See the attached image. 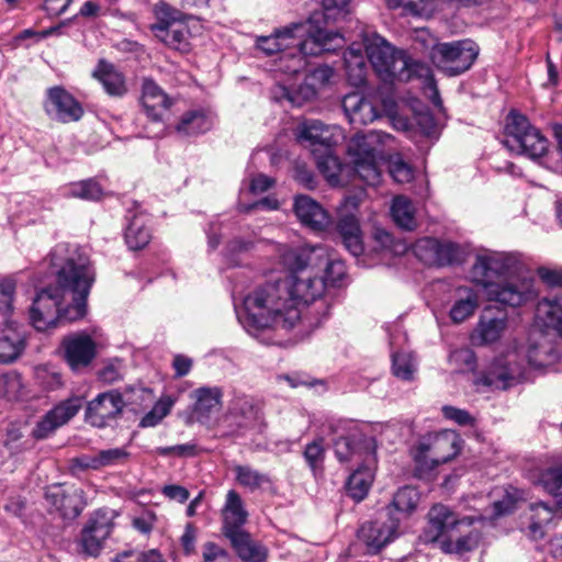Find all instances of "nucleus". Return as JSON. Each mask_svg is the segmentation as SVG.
<instances>
[{"instance_id": "423d86ee", "label": "nucleus", "mask_w": 562, "mask_h": 562, "mask_svg": "<svg viewBox=\"0 0 562 562\" xmlns=\"http://www.w3.org/2000/svg\"><path fill=\"white\" fill-rule=\"evenodd\" d=\"M504 145L512 151L537 159L547 153L549 142L525 115L510 112L506 120Z\"/></svg>"}, {"instance_id": "f8f14e48", "label": "nucleus", "mask_w": 562, "mask_h": 562, "mask_svg": "<svg viewBox=\"0 0 562 562\" xmlns=\"http://www.w3.org/2000/svg\"><path fill=\"white\" fill-rule=\"evenodd\" d=\"M360 200L356 195L346 196L341 202L338 214L337 232L346 249L353 256L363 251L362 233L355 211L358 210Z\"/></svg>"}, {"instance_id": "603ef678", "label": "nucleus", "mask_w": 562, "mask_h": 562, "mask_svg": "<svg viewBox=\"0 0 562 562\" xmlns=\"http://www.w3.org/2000/svg\"><path fill=\"white\" fill-rule=\"evenodd\" d=\"M69 193L71 196L83 200H99L103 194V190L95 180L87 179L72 183Z\"/></svg>"}, {"instance_id": "0e129e2a", "label": "nucleus", "mask_w": 562, "mask_h": 562, "mask_svg": "<svg viewBox=\"0 0 562 562\" xmlns=\"http://www.w3.org/2000/svg\"><path fill=\"white\" fill-rule=\"evenodd\" d=\"M0 386L9 400H19L21 396L22 379L16 373L4 374L0 378Z\"/></svg>"}, {"instance_id": "338daca9", "label": "nucleus", "mask_w": 562, "mask_h": 562, "mask_svg": "<svg viewBox=\"0 0 562 562\" xmlns=\"http://www.w3.org/2000/svg\"><path fill=\"white\" fill-rule=\"evenodd\" d=\"M202 562H231L228 552L214 542H206L202 546Z\"/></svg>"}, {"instance_id": "c9c22d12", "label": "nucleus", "mask_w": 562, "mask_h": 562, "mask_svg": "<svg viewBox=\"0 0 562 562\" xmlns=\"http://www.w3.org/2000/svg\"><path fill=\"white\" fill-rule=\"evenodd\" d=\"M479 307V295L469 286L457 289V299L450 308V317L453 323H462L471 317Z\"/></svg>"}, {"instance_id": "cd10ccee", "label": "nucleus", "mask_w": 562, "mask_h": 562, "mask_svg": "<svg viewBox=\"0 0 562 562\" xmlns=\"http://www.w3.org/2000/svg\"><path fill=\"white\" fill-rule=\"evenodd\" d=\"M293 210L299 221L312 231H324L330 222L322 205L307 195L296 196Z\"/></svg>"}, {"instance_id": "2eb2a0df", "label": "nucleus", "mask_w": 562, "mask_h": 562, "mask_svg": "<svg viewBox=\"0 0 562 562\" xmlns=\"http://www.w3.org/2000/svg\"><path fill=\"white\" fill-rule=\"evenodd\" d=\"M318 22L319 14L315 13L306 22L292 23L276 30L272 35L259 36L256 42L257 47L268 56L277 53L284 55L286 50L292 48L294 42H297L299 37L305 35V31H308L310 25Z\"/></svg>"}, {"instance_id": "2f4dec72", "label": "nucleus", "mask_w": 562, "mask_h": 562, "mask_svg": "<svg viewBox=\"0 0 562 562\" xmlns=\"http://www.w3.org/2000/svg\"><path fill=\"white\" fill-rule=\"evenodd\" d=\"M142 104L153 122H160L162 113L170 106V99L153 79L146 78L142 86Z\"/></svg>"}, {"instance_id": "052dcab7", "label": "nucleus", "mask_w": 562, "mask_h": 562, "mask_svg": "<svg viewBox=\"0 0 562 562\" xmlns=\"http://www.w3.org/2000/svg\"><path fill=\"white\" fill-rule=\"evenodd\" d=\"M520 498L521 493L518 490H506L504 497L493 504L495 515L503 516L512 513L516 508V504Z\"/></svg>"}, {"instance_id": "20e7f679", "label": "nucleus", "mask_w": 562, "mask_h": 562, "mask_svg": "<svg viewBox=\"0 0 562 562\" xmlns=\"http://www.w3.org/2000/svg\"><path fill=\"white\" fill-rule=\"evenodd\" d=\"M363 47L376 75L385 82L394 80L422 82L425 95L435 106L442 101L431 68L424 61L411 58L405 52L395 49L385 38L374 32L362 36Z\"/></svg>"}, {"instance_id": "bb28decb", "label": "nucleus", "mask_w": 562, "mask_h": 562, "mask_svg": "<svg viewBox=\"0 0 562 562\" xmlns=\"http://www.w3.org/2000/svg\"><path fill=\"white\" fill-rule=\"evenodd\" d=\"M297 139L311 147L314 155L329 150L335 143L330 128L317 120L304 121L297 128Z\"/></svg>"}, {"instance_id": "37998d69", "label": "nucleus", "mask_w": 562, "mask_h": 562, "mask_svg": "<svg viewBox=\"0 0 562 562\" xmlns=\"http://www.w3.org/2000/svg\"><path fill=\"white\" fill-rule=\"evenodd\" d=\"M345 66L348 80L352 86L359 87L366 82L367 66L359 49L351 47L345 54Z\"/></svg>"}, {"instance_id": "6ab92c4d", "label": "nucleus", "mask_w": 562, "mask_h": 562, "mask_svg": "<svg viewBox=\"0 0 562 562\" xmlns=\"http://www.w3.org/2000/svg\"><path fill=\"white\" fill-rule=\"evenodd\" d=\"M262 422V408L260 403L251 396L238 395L229 404L223 423L227 424L233 434L241 428H250L260 425Z\"/></svg>"}, {"instance_id": "a19ab883", "label": "nucleus", "mask_w": 562, "mask_h": 562, "mask_svg": "<svg viewBox=\"0 0 562 562\" xmlns=\"http://www.w3.org/2000/svg\"><path fill=\"white\" fill-rule=\"evenodd\" d=\"M372 482V470L368 467H361L349 476L347 491L353 499L360 502L368 495Z\"/></svg>"}, {"instance_id": "f257e3e1", "label": "nucleus", "mask_w": 562, "mask_h": 562, "mask_svg": "<svg viewBox=\"0 0 562 562\" xmlns=\"http://www.w3.org/2000/svg\"><path fill=\"white\" fill-rule=\"evenodd\" d=\"M269 245L290 276L257 284L244 297V312L238 319L251 335L262 329H292L302 317L301 307L321 297L325 291L322 279L299 276L310 263L313 250H292L277 243Z\"/></svg>"}, {"instance_id": "473e14b6", "label": "nucleus", "mask_w": 562, "mask_h": 562, "mask_svg": "<svg viewBox=\"0 0 562 562\" xmlns=\"http://www.w3.org/2000/svg\"><path fill=\"white\" fill-rule=\"evenodd\" d=\"M536 324L544 330L562 335V296L542 299L536 308Z\"/></svg>"}, {"instance_id": "4be33fe9", "label": "nucleus", "mask_w": 562, "mask_h": 562, "mask_svg": "<svg viewBox=\"0 0 562 562\" xmlns=\"http://www.w3.org/2000/svg\"><path fill=\"white\" fill-rule=\"evenodd\" d=\"M333 75L334 70L331 67L327 65L318 66L306 75L304 82L296 90L283 89V97L292 105L301 106L304 102L314 99L319 89L329 83Z\"/></svg>"}, {"instance_id": "774afa93", "label": "nucleus", "mask_w": 562, "mask_h": 562, "mask_svg": "<svg viewBox=\"0 0 562 562\" xmlns=\"http://www.w3.org/2000/svg\"><path fill=\"white\" fill-rule=\"evenodd\" d=\"M445 418L454 422L459 426H472L474 418L465 409L446 405L441 408Z\"/></svg>"}, {"instance_id": "aec40b11", "label": "nucleus", "mask_w": 562, "mask_h": 562, "mask_svg": "<svg viewBox=\"0 0 562 562\" xmlns=\"http://www.w3.org/2000/svg\"><path fill=\"white\" fill-rule=\"evenodd\" d=\"M398 536L396 522L389 520L383 514L373 521L363 524L358 530V539L368 552L375 554Z\"/></svg>"}, {"instance_id": "6e6d98bb", "label": "nucleus", "mask_w": 562, "mask_h": 562, "mask_svg": "<svg viewBox=\"0 0 562 562\" xmlns=\"http://www.w3.org/2000/svg\"><path fill=\"white\" fill-rule=\"evenodd\" d=\"M326 22L345 19L350 13V0H322Z\"/></svg>"}, {"instance_id": "ddd939ff", "label": "nucleus", "mask_w": 562, "mask_h": 562, "mask_svg": "<svg viewBox=\"0 0 562 562\" xmlns=\"http://www.w3.org/2000/svg\"><path fill=\"white\" fill-rule=\"evenodd\" d=\"M471 517H459L448 506L442 504L434 505L428 513V527L424 532L425 541L435 542L441 537L452 538L454 532L461 531L462 527H471Z\"/></svg>"}, {"instance_id": "c756f323", "label": "nucleus", "mask_w": 562, "mask_h": 562, "mask_svg": "<svg viewBox=\"0 0 562 562\" xmlns=\"http://www.w3.org/2000/svg\"><path fill=\"white\" fill-rule=\"evenodd\" d=\"M342 109L353 125H367L379 117L376 106L359 93H349L342 100Z\"/></svg>"}, {"instance_id": "e433bc0d", "label": "nucleus", "mask_w": 562, "mask_h": 562, "mask_svg": "<svg viewBox=\"0 0 562 562\" xmlns=\"http://www.w3.org/2000/svg\"><path fill=\"white\" fill-rule=\"evenodd\" d=\"M529 509L531 513L529 517L530 521L524 531L529 539L537 541L544 537V527L552 520L553 510L543 502L530 504Z\"/></svg>"}, {"instance_id": "a211bd4d", "label": "nucleus", "mask_w": 562, "mask_h": 562, "mask_svg": "<svg viewBox=\"0 0 562 562\" xmlns=\"http://www.w3.org/2000/svg\"><path fill=\"white\" fill-rule=\"evenodd\" d=\"M43 106L47 115L61 123L77 122L83 115L80 102L60 86L46 90Z\"/></svg>"}, {"instance_id": "58836bf2", "label": "nucleus", "mask_w": 562, "mask_h": 562, "mask_svg": "<svg viewBox=\"0 0 562 562\" xmlns=\"http://www.w3.org/2000/svg\"><path fill=\"white\" fill-rule=\"evenodd\" d=\"M150 231L146 225L145 217L135 215L125 231V241L130 249L138 250L144 248L150 240Z\"/></svg>"}, {"instance_id": "de8ad7c7", "label": "nucleus", "mask_w": 562, "mask_h": 562, "mask_svg": "<svg viewBox=\"0 0 562 562\" xmlns=\"http://www.w3.org/2000/svg\"><path fill=\"white\" fill-rule=\"evenodd\" d=\"M479 532L471 530L467 535L459 537L457 541H452L451 538L442 540L441 550L446 553L462 554L464 552L474 550L479 543Z\"/></svg>"}, {"instance_id": "864d4df0", "label": "nucleus", "mask_w": 562, "mask_h": 562, "mask_svg": "<svg viewBox=\"0 0 562 562\" xmlns=\"http://www.w3.org/2000/svg\"><path fill=\"white\" fill-rule=\"evenodd\" d=\"M462 257L461 247L452 241H439L434 265L446 266L459 262Z\"/></svg>"}, {"instance_id": "13d9d810", "label": "nucleus", "mask_w": 562, "mask_h": 562, "mask_svg": "<svg viewBox=\"0 0 562 562\" xmlns=\"http://www.w3.org/2000/svg\"><path fill=\"white\" fill-rule=\"evenodd\" d=\"M171 405L172 403L170 401H158L154 407L143 416L139 426L143 428L155 427L169 414Z\"/></svg>"}, {"instance_id": "0eeeda50", "label": "nucleus", "mask_w": 562, "mask_h": 562, "mask_svg": "<svg viewBox=\"0 0 562 562\" xmlns=\"http://www.w3.org/2000/svg\"><path fill=\"white\" fill-rule=\"evenodd\" d=\"M480 54L479 45L472 40L435 43L429 57L443 74L453 77L468 71Z\"/></svg>"}, {"instance_id": "680f3d73", "label": "nucleus", "mask_w": 562, "mask_h": 562, "mask_svg": "<svg viewBox=\"0 0 562 562\" xmlns=\"http://www.w3.org/2000/svg\"><path fill=\"white\" fill-rule=\"evenodd\" d=\"M155 452L161 457L175 456L179 458H188L198 454V447L195 443L189 442L170 447H158L155 449Z\"/></svg>"}, {"instance_id": "412c9836", "label": "nucleus", "mask_w": 562, "mask_h": 562, "mask_svg": "<svg viewBox=\"0 0 562 562\" xmlns=\"http://www.w3.org/2000/svg\"><path fill=\"white\" fill-rule=\"evenodd\" d=\"M61 346L65 352V359L71 370L77 371L88 367L97 355V346L90 335L86 333H76L66 336Z\"/></svg>"}, {"instance_id": "f03ea898", "label": "nucleus", "mask_w": 562, "mask_h": 562, "mask_svg": "<svg viewBox=\"0 0 562 562\" xmlns=\"http://www.w3.org/2000/svg\"><path fill=\"white\" fill-rule=\"evenodd\" d=\"M48 260L56 283L37 291L29 310L30 324L37 331L82 318L95 278L89 256L76 245H56Z\"/></svg>"}, {"instance_id": "e2e57ef3", "label": "nucleus", "mask_w": 562, "mask_h": 562, "mask_svg": "<svg viewBox=\"0 0 562 562\" xmlns=\"http://www.w3.org/2000/svg\"><path fill=\"white\" fill-rule=\"evenodd\" d=\"M105 539L106 538H99V536H97V532H94L88 527H85L81 533L82 550L91 557H97Z\"/></svg>"}, {"instance_id": "79ce46f5", "label": "nucleus", "mask_w": 562, "mask_h": 562, "mask_svg": "<svg viewBox=\"0 0 562 562\" xmlns=\"http://www.w3.org/2000/svg\"><path fill=\"white\" fill-rule=\"evenodd\" d=\"M537 484L541 485L562 507V463L542 470L537 479Z\"/></svg>"}, {"instance_id": "5701e85b", "label": "nucleus", "mask_w": 562, "mask_h": 562, "mask_svg": "<svg viewBox=\"0 0 562 562\" xmlns=\"http://www.w3.org/2000/svg\"><path fill=\"white\" fill-rule=\"evenodd\" d=\"M460 438L454 431L445 430L429 436L428 443H420L419 450L430 458L434 465L450 461L460 451Z\"/></svg>"}, {"instance_id": "4468645a", "label": "nucleus", "mask_w": 562, "mask_h": 562, "mask_svg": "<svg viewBox=\"0 0 562 562\" xmlns=\"http://www.w3.org/2000/svg\"><path fill=\"white\" fill-rule=\"evenodd\" d=\"M83 405V397L72 395L49 409L32 429V437L43 440L53 435L56 429L72 419Z\"/></svg>"}, {"instance_id": "8fccbe9b", "label": "nucleus", "mask_w": 562, "mask_h": 562, "mask_svg": "<svg viewBox=\"0 0 562 562\" xmlns=\"http://www.w3.org/2000/svg\"><path fill=\"white\" fill-rule=\"evenodd\" d=\"M326 450L324 447V438L318 437L314 439L312 442L307 443L303 457L310 469L316 474L318 471L323 470V464L325 461Z\"/></svg>"}, {"instance_id": "69168bd1", "label": "nucleus", "mask_w": 562, "mask_h": 562, "mask_svg": "<svg viewBox=\"0 0 562 562\" xmlns=\"http://www.w3.org/2000/svg\"><path fill=\"white\" fill-rule=\"evenodd\" d=\"M450 362L460 366V370H473L476 364L474 352L469 348H460L449 356Z\"/></svg>"}, {"instance_id": "c85d7f7f", "label": "nucleus", "mask_w": 562, "mask_h": 562, "mask_svg": "<svg viewBox=\"0 0 562 562\" xmlns=\"http://www.w3.org/2000/svg\"><path fill=\"white\" fill-rule=\"evenodd\" d=\"M45 496L66 519L78 517L85 506L82 491L79 488L67 492L61 486H54L47 490Z\"/></svg>"}, {"instance_id": "7c9ffc66", "label": "nucleus", "mask_w": 562, "mask_h": 562, "mask_svg": "<svg viewBox=\"0 0 562 562\" xmlns=\"http://www.w3.org/2000/svg\"><path fill=\"white\" fill-rule=\"evenodd\" d=\"M195 403L192 409V418L201 424H207L212 415L222 406V390L214 387H199L193 392Z\"/></svg>"}, {"instance_id": "f3484780", "label": "nucleus", "mask_w": 562, "mask_h": 562, "mask_svg": "<svg viewBox=\"0 0 562 562\" xmlns=\"http://www.w3.org/2000/svg\"><path fill=\"white\" fill-rule=\"evenodd\" d=\"M179 12L161 10L157 14V22L150 26L154 35L167 46L178 49H189V29L179 21Z\"/></svg>"}, {"instance_id": "9b49d317", "label": "nucleus", "mask_w": 562, "mask_h": 562, "mask_svg": "<svg viewBox=\"0 0 562 562\" xmlns=\"http://www.w3.org/2000/svg\"><path fill=\"white\" fill-rule=\"evenodd\" d=\"M485 295L490 301L513 307L520 306L533 296L532 279L508 274L486 290Z\"/></svg>"}, {"instance_id": "6e6552de", "label": "nucleus", "mask_w": 562, "mask_h": 562, "mask_svg": "<svg viewBox=\"0 0 562 562\" xmlns=\"http://www.w3.org/2000/svg\"><path fill=\"white\" fill-rule=\"evenodd\" d=\"M0 293L4 296V307H0L2 324L4 325V328L0 331V362L9 363L18 359L23 352L25 336L10 319L13 313L15 281L10 277L3 278L0 281Z\"/></svg>"}, {"instance_id": "bf43d9fd", "label": "nucleus", "mask_w": 562, "mask_h": 562, "mask_svg": "<svg viewBox=\"0 0 562 562\" xmlns=\"http://www.w3.org/2000/svg\"><path fill=\"white\" fill-rule=\"evenodd\" d=\"M98 453L101 469L125 464L130 458V452L125 448L104 449Z\"/></svg>"}, {"instance_id": "49530a36", "label": "nucleus", "mask_w": 562, "mask_h": 562, "mask_svg": "<svg viewBox=\"0 0 562 562\" xmlns=\"http://www.w3.org/2000/svg\"><path fill=\"white\" fill-rule=\"evenodd\" d=\"M236 482L250 491H255L270 483L267 474L261 473L249 465L237 464L233 468Z\"/></svg>"}, {"instance_id": "9d476101", "label": "nucleus", "mask_w": 562, "mask_h": 562, "mask_svg": "<svg viewBox=\"0 0 562 562\" xmlns=\"http://www.w3.org/2000/svg\"><path fill=\"white\" fill-rule=\"evenodd\" d=\"M526 366L518 353L513 351L497 357L476 380L477 390L504 391L519 384L525 378Z\"/></svg>"}, {"instance_id": "c03bdc74", "label": "nucleus", "mask_w": 562, "mask_h": 562, "mask_svg": "<svg viewBox=\"0 0 562 562\" xmlns=\"http://www.w3.org/2000/svg\"><path fill=\"white\" fill-rule=\"evenodd\" d=\"M317 168L333 186L341 183V175L345 168L340 165L338 158L329 150H322L319 155H315Z\"/></svg>"}, {"instance_id": "09e8293b", "label": "nucleus", "mask_w": 562, "mask_h": 562, "mask_svg": "<svg viewBox=\"0 0 562 562\" xmlns=\"http://www.w3.org/2000/svg\"><path fill=\"white\" fill-rule=\"evenodd\" d=\"M255 248L252 238L235 237L225 247L224 257L231 266H238L240 257Z\"/></svg>"}, {"instance_id": "393cba45", "label": "nucleus", "mask_w": 562, "mask_h": 562, "mask_svg": "<svg viewBox=\"0 0 562 562\" xmlns=\"http://www.w3.org/2000/svg\"><path fill=\"white\" fill-rule=\"evenodd\" d=\"M221 514L222 531L227 539L245 532L243 527L247 521L248 513L240 495L235 490L227 492Z\"/></svg>"}, {"instance_id": "ea45409f", "label": "nucleus", "mask_w": 562, "mask_h": 562, "mask_svg": "<svg viewBox=\"0 0 562 562\" xmlns=\"http://www.w3.org/2000/svg\"><path fill=\"white\" fill-rule=\"evenodd\" d=\"M391 215L395 224L403 229L413 231L416 227L415 207L405 196L393 199Z\"/></svg>"}, {"instance_id": "7ed1b4c3", "label": "nucleus", "mask_w": 562, "mask_h": 562, "mask_svg": "<svg viewBox=\"0 0 562 562\" xmlns=\"http://www.w3.org/2000/svg\"><path fill=\"white\" fill-rule=\"evenodd\" d=\"M395 138L381 131L356 134L348 142V155L352 170L368 186L380 182L381 167L387 164L389 172L398 183H407L414 177L413 169L400 157L393 155Z\"/></svg>"}, {"instance_id": "39448f33", "label": "nucleus", "mask_w": 562, "mask_h": 562, "mask_svg": "<svg viewBox=\"0 0 562 562\" xmlns=\"http://www.w3.org/2000/svg\"><path fill=\"white\" fill-rule=\"evenodd\" d=\"M314 23L305 31V38L299 37L292 48L280 56V68L290 75L301 72L306 67V56H318L339 48L344 42L336 33L327 31Z\"/></svg>"}, {"instance_id": "3c124183", "label": "nucleus", "mask_w": 562, "mask_h": 562, "mask_svg": "<svg viewBox=\"0 0 562 562\" xmlns=\"http://www.w3.org/2000/svg\"><path fill=\"white\" fill-rule=\"evenodd\" d=\"M113 512L102 508L98 509L90 517L86 527L90 528L99 538H108L113 528Z\"/></svg>"}, {"instance_id": "5fc2aeb1", "label": "nucleus", "mask_w": 562, "mask_h": 562, "mask_svg": "<svg viewBox=\"0 0 562 562\" xmlns=\"http://www.w3.org/2000/svg\"><path fill=\"white\" fill-rule=\"evenodd\" d=\"M391 10L402 8L413 15H423L431 11V0H385Z\"/></svg>"}, {"instance_id": "f704fd0d", "label": "nucleus", "mask_w": 562, "mask_h": 562, "mask_svg": "<svg viewBox=\"0 0 562 562\" xmlns=\"http://www.w3.org/2000/svg\"><path fill=\"white\" fill-rule=\"evenodd\" d=\"M236 554L243 562H266L268 549L245 531L228 539Z\"/></svg>"}, {"instance_id": "b1692460", "label": "nucleus", "mask_w": 562, "mask_h": 562, "mask_svg": "<svg viewBox=\"0 0 562 562\" xmlns=\"http://www.w3.org/2000/svg\"><path fill=\"white\" fill-rule=\"evenodd\" d=\"M507 328V315L503 311L486 307L471 336L474 345H488L497 341Z\"/></svg>"}, {"instance_id": "1a4fd4ad", "label": "nucleus", "mask_w": 562, "mask_h": 562, "mask_svg": "<svg viewBox=\"0 0 562 562\" xmlns=\"http://www.w3.org/2000/svg\"><path fill=\"white\" fill-rule=\"evenodd\" d=\"M518 259L513 254L485 249L475 256L470 270L471 282L488 290L503 277L515 273Z\"/></svg>"}, {"instance_id": "4c0bfd02", "label": "nucleus", "mask_w": 562, "mask_h": 562, "mask_svg": "<svg viewBox=\"0 0 562 562\" xmlns=\"http://www.w3.org/2000/svg\"><path fill=\"white\" fill-rule=\"evenodd\" d=\"M214 120L210 112L203 110L190 111L181 117L177 131L188 136L199 135L210 131Z\"/></svg>"}, {"instance_id": "72a5a7b5", "label": "nucleus", "mask_w": 562, "mask_h": 562, "mask_svg": "<svg viewBox=\"0 0 562 562\" xmlns=\"http://www.w3.org/2000/svg\"><path fill=\"white\" fill-rule=\"evenodd\" d=\"M92 76L102 83L106 93L112 97H122L127 91L123 74L113 64L104 59L99 60Z\"/></svg>"}, {"instance_id": "4d7b16f0", "label": "nucleus", "mask_w": 562, "mask_h": 562, "mask_svg": "<svg viewBox=\"0 0 562 562\" xmlns=\"http://www.w3.org/2000/svg\"><path fill=\"white\" fill-rule=\"evenodd\" d=\"M439 240L432 237L418 239L414 245V254L423 262L434 265Z\"/></svg>"}, {"instance_id": "a878e982", "label": "nucleus", "mask_w": 562, "mask_h": 562, "mask_svg": "<svg viewBox=\"0 0 562 562\" xmlns=\"http://www.w3.org/2000/svg\"><path fill=\"white\" fill-rule=\"evenodd\" d=\"M419 498L415 487L403 486L395 492L383 515L392 522H396L400 528L401 522L416 510Z\"/></svg>"}, {"instance_id": "dca6fc26", "label": "nucleus", "mask_w": 562, "mask_h": 562, "mask_svg": "<svg viewBox=\"0 0 562 562\" xmlns=\"http://www.w3.org/2000/svg\"><path fill=\"white\" fill-rule=\"evenodd\" d=\"M125 405L126 402L117 390L101 393L87 404L86 422L93 427H105L123 413Z\"/></svg>"}, {"instance_id": "a18cd8bd", "label": "nucleus", "mask_w": 562, "mask_h": 562, "mask_svg": "<svg viewBox=\"0 0 562 562\" xmlns=\"http://www.w3.org/2000/svg\"><path fill=\"white\" fill-rule=\"evenodd\" d=\"M416 371L417 361L412 352L392 351V372L396 378L403 381H412Z\"/></svg>"}]
</instances>
